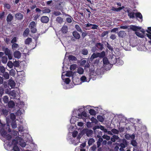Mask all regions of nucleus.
Returning <instances> with one entry per match:
<instances>
[{"label": "nucleus", "mask_w": 151, "mask_h": 151, "mask_svg": "<svg viewBox=\"0 0 151 151\" xmlns=\"http://www.w3.org/2000/svg\"><path fill=\"white\" fill-rule=\"evenodd\" d=\"M54 15L56 16H58L61 14V12L59 11H54L53 13Z\"/></svg>", "instance_id": "58"}, {"label": "nucleus", "mask_w": 151, "mask_h": 151, "mask_svg": "<svg viewBox=\"0 0 151 151\" xmlns=\"http://www.w3.org/2000/svg\"><path fill=\"white\" fill-rule=\"evenodd\" d=\"M117 145L120 147L119 149L120 151H124V149L128 145V142L126 139H123L120 141L119 143H117Z\"/></svg>", "instance_id": "1"}, {"label": "nucleus", "mask_w": 151, "mask_h": 151, "mask_svg": "<svg viewBox=\"0 0 151 151\" xmlns=\"http://www.w3.org/2000/svg\"><path fill=\"white\" fill-rule=\"evenodd\" d=\"M96 73L94 70H91L90 72L89 77L90 79L94 80L96 79Z\"/></svg>", "instance_id": "5"}, {"label": "nucleus", "mask_w": 151, "mask_h": 151, "mask_svg": "<svg viewBox=\"0 0 151 151\" xmlns=\"http://www.w3.org/2000/svg\"><path fill=\"white\" fill-rule=\"evenodd\" d=\"M77 66V65L76 64H73L70 65V70H75Z\"/></svg>", "instance_id": "52"}, {"label": "nucleus", "mask_w": 151, "mask_h": 151, "mask_svg": "<svg viewBox=\"0 0 151 151\" xmlns=\"http://www.w3.org/2000/svg\"><path fill=\"white\" fill-rule=\"evenodd\" d=\"M135 16L138 21L140 22H142L143 21V17L140 13L137 12L135 13Z\"/></svg>", "instance_id": "4"}, {"label": "nucleus", "mask_w": 151, "mask_h": 151, "mask_svg": "<svg viewBox=\"0 0 151 151\" xmlns=\"http://www.w3.org/2000/svg\"><path fill=\"white\" fill-rule=\"evenodd\" d=\"M96 148V145H94L91 147L90 149V151H95Z\"/></svg>", "instance_id": "45"}, {"label": "nucleus", "mask_w": 151, "mask_h": 151, "mask_svg": "<svg viewBox=\"0 0 151 151\" xmlns=\"http://www.w3.org/2000/svg\"><path fill=\"white\" fill-rule=\"evenodd\" d=\"M13 65L14 66V67H17L19 66V63L18 61H15L13 63Z\"/></svg>", "instance_id": "49"}, {"label": "nucleus", "mask_w": 151, "mask_h": 151, "mask_svg": "<svg viewBox=\"0 0 151 151\" xmlns=\"http://www.w3.org/2000/svg\"><path fill=\"white\" fill-rule=\"evenodd\" d=\"M49 20V18L47 16H43L41 18V22L43 23H47Z\"/></svg>", "instance_id": "8"}, {"label": "nucleus", "mask_w": 151, "mask_h": 151, "mask_svg": "<svg viewBox=\"0 0 151 151\" xmlns=\"http://www.w3.org/2000/svg\"><path fill=\"white\" fill-rule=\"evenodd\" d=\"M98 57L104 58L105 55V53L104 51H103L101 53L98 52Z\"/></svg>", "instance_id": "24"}, {"label": "nucleus", "mask_w": 151, "mask_h": 151, "mask_svg": "<svg viewBox=\"0 0 151 151\" xmlns=\"http://www.w3.org/2000/svg\"><path fill=\"white\" fill-rule=\"evenodd\" d=\"M89 113L92 115H95L96 114V112L95 110L92 109H91L89 110Z\"/></svg>", "instance_id": "36"}, {"label": "nucleus", "mask_w": 151, "mask_h": 151, "mask_svg": "<svg viewBox=\"0 0 151 151\" xmlns=\"http://www.w3.org/2000/svg\"><path fill=\"white\" fill-rule=\"evenodd\" d=\"M32 42V39L31 38H28L24 41V43L26 45H29Z\"/></svg>", "instance_id": "23"}, {"label": "nucleus", "mask_w": 151, "mask_h": 151, "mask_svg": "<svg viewBox=\"0 0 151 151\" xmlns=\"http://www.w3.org/2000/svg\"><path fill=\"white\" fill-rule=\"evenodd\" d=\"M63 19L61 17H58L56 19V21L59 23H61L63 22Z\"/></svg>", "instance_id": "34"}, {"label": "nucleus", "mask_w": 151, "mask_h": 151, "mask_svg": "<svg viewBox=\"0 0 151 151\" xmlns=\"http://www.w3.org/2000/svg\"><path fill=\"white\" fill-rule=\"evenodd\" d=\"M95 46L97 47V50L101 51L104 48L103 44L100 42L96 43Z\"/></svg>", "instance_id": "7"}, {"label": "nucleus", "mask_w": 151, "mask_h": 151, "mask_svg": "<svg viewBox=\"0 0 151 151\" xmlns=\"http://www.w3.org/2000/svg\"><path fill=\"white\" fill-rule=\"evenodd\" d=\"M91 29H97L98 27V25L95 24H91Z\"/></svg>", "instance_id": "53"}, {"label": "nucleus", "mask_w": 151, "mask_h": 151, "mask_svg": "<svg viewBox=\"0 0 151 151\" xmlns=\"http://www.w3.org/2000/svg\"><path fill=\"white\" fill-rule=\"evenodd\" d=\"M91 120L93 123L96 124L98 123V121L96 118H94L93 117H92L91 119Z\"/></svg>", "instance_id": "38"}, {"label": "nucleus", "mask_w": 151, "mask_h": 151, "mask_svg": "<svg viewBox=\"0 0 151 151\" xmlns=\"http://www.w3.org/2000/svg\"><path fill=\"white\" fill-rule=\"evenodd\" d=\"M43 13H48L50 12L51 10L48 8H46L45 9L43 10L42 11Z\"/></svg>", "instance_id": "40"}, {"label": "nucleus", "mask_w": 151, "mask_h": 151, "mask_svg": "<svg viewBox=\"0 0 151 151\" xmlns=\"http://www.w3.org/2000/svg\"><path fill=\"white\" fill-rule=\"evenodd\" d=\"M5 70V68L2 66H0V71L1 73H3L4 72Z\"/></svg>", "instance_id": "61"}, {"label": "nucleus", "mask_w": 151, "mask_h": 151, "mask_svg": "<svg viewBox=\"0 0 151 151\" xmlns=\"http://www.w3.org/2000/svg\"><path fill=\"white\" fill-rule=\"evenodd\" d=\"M10 118L13 120H14L16 119L15 115L13 113H12L10 114Z\"/></svg>", "instance_id": "57"}, {"label": "nucleus", "mask_w": 151, "mask_h": 151, "mask_svg": "<svg viewBox=\"0 0 151 151\" xmlns=\"http://www.w3.org/2000/svg\"><path fill=\"white\" fill-rule=\"evenodd\" d=\"M75 27L78 31L80 32H82V30L79 25L78 24L76 25L75 26Z\"/></svg>", "instance_id": "39"}, {"label": "nucleus", "mask_w": 151, "mask_h": 151, "mask_svg": "<svg viewBox=\"0 0 151 151\" xmlns=\"http://www.w3.org/2000/svg\"><path fill=\"white\" fill-rule=\"evenodd\" d=\"M4 7L6 9H10L11 6L8 3H5L4 4Z\"/></svg>", "instance_id": "56"}, {"label": "nucleus", "mask_w": 151, "mask_h": 151, "mask_svg": "<svg viewBox=\"0 0 151 151\" xmlns=\"http://www.w3.org/2000/svg\"><path fill=\"white\" fill-rule=\"evenodd\" d=\"M116 63L117 65H121L123 64V62L122 60L118 59L116 60Z\"/></svg>", "instance_id": "46"}, {"label": "nucleus", "mask_w": 151, "mask_h": 151, "mask_svg": "<svg viewBox=\"0 0 151 151\" xmlns=\"http://www.w3.org/2000/svg\"><path fill=\"white\" fill-rule=\"evenodd\" d=\"M109 32V31H104L102 32L101 34V36L102 37H104L107 35Z\"/></svg>", "instance_id": "41"}, {"label": "nucleus", "mask_w": 151, "mask_h": 151, "mask_svg": "<svg viewBox=\"0 0 151 151\" xmlns=\"http://www.w3.org/2000/svg\"><path fill=\"white\" fill-rule=\"evenodd\" d=\"M13 19V17L12 14H9L8 15L6 18V21L8 22H11Z\"/></svg>", "instance_id": "12"}, {"label": "nucleus", "mask_w": 151, "mask_h": 151, "mask_svg": "<svg viewBox=\"0 0 151 151\" xmlns=\"http://www.w3.org/2000/svg\"><path fill=\"white\" fill-rule=\"evenodd\" d=\"M5 137L6 139L9 141L11 140L12 138L11 136L9 134H7Z\"/></svg>", "instance_id": "55"}, {"label": "nucleus", "mask_w": 151, "mask_h": 151, "mask_svg": "<svg viewBox=\"0 0 151 151\" xmlns=\"http://www.w3.org/2000/svg\"><path fill=\"white\" fill-rule=\"evenodd\" d=\"M107 47L108 48L111 52L114 50L113 47L108 42H106Z\"/></svg>", "instance_id": "42"}, {"label": "nucleus", "mask_w": 151, "mask_h": 151, "mask_svg": "<svg viewBox=\"0 0 151 151\" xmlns=\"http://www.w3.org/2000/svg\"><path fill=\"white\" fill-rule=\"evenodd\" d=\"M134 15H135V13L134 12H130L128 15L130 18L133 19L134 18Z\"/></svg>", "instance_id": "35"}, {"label": "nucleus", "mask_w": 151, "mask_h": 151, "mask_svg": "<svg viewBox=\"0 0 151 151\" xmlns=\"http://www.w3.org/2000/svg\"><path fill=\"white\" fill-rule=\"evenodd\" d=\"M82 54L84 55H87L88 54V50L86 48H83L81 50Z\"/></svg>", "instance_id": "26"}, {"label": "nucleus", "mask_w": 151, "mask_h": 151, "mask_svg": "<svg viewBox=\"0 0 151 151\" xmlns=\"http://www.w3.org/2000/svg\"><path fill=\"white\" fill-rule=\"evenodd\" d=\"M17 42V38L16 37H14L12 39L11 41V43L13 44L15 43L16 42Z\"/></svg>", "instance_id": "62"}, {"label": "nucleus", "mask_w": 151, "mask_h": 151, "mask_svg": "<svg viewBox=\"0 0 151 151\" xmlns=\"http://www.w3.org/2000/svg\"><path fill=\"white\" fill-rule=\"evenodd\" d=\"M3 76L6 79H8L9 78V74L6 72L3 73Z\"/></svg>", "instance_id": "50"}, {"label": "nucleus", "mask_w": 151, "mask_h": 151, "mask_svg": "<svg viewBox=\"0 0 151 151\" xmlns=\"http://www.w3.org/2000/svg\"><path fill=\"white\" fill-rule=\"evenodd\" d=\"M8 103V106L9 108H13L15 106L14 102L12 101H9Z\"/></svg>", "instance_id": "18"}, {"label": "nucleus", "mask_w": 151, "mask_h": 151, "mask_svg": "<svg viewBox=\"0 0 151 151\" xmlns=\"http://www.w3.org/2000/svg\"><path fill=\"white\" fill-rule=\"evenodd\" d=\"M21 52L18 51H16L14 52V57L18 59L21 56Z\"/></svg>", "instance_id": "9"}, {"label": "nucleus", "mask_w": 151, "mask_h": 151, "mask_svg": "<svg viewBox=\"0 0 151 151\" xmlns=\"http://www.w3.org/2000/svg\"><path fill=\"white\" fill-rule=\"evenodd\" d=\"M14 151H20V149L19 147L17 145H15L13 148Z\"/></svg>", "instance_id": "47"}, {"label": "nucleus", "mask_w": 151, "mask_h": 151, "mask_svg": "<svg viewBox=\"0 0 151 151\" xmlns=\"http://www.w3.org/2000/svg\"><path fill=\"white\" fill-rule=\"evenodd\" d=\"M11 125L12 128L13 129H15L17 127V124L15 122H12Z\"/></svg>", "instance_id": "59"}, {"label": "nucleus", "mask_w": 151, "mask_h": 151, "mask_svg": "<svg viewBox=\"0 0 151 151\" xmlns=\"http://www.w3.org/2000/svg\"><path fill=\"white\" fill-rule=\"evenodd\" d=\"M0 132L1 135L3 137H5L7 134V132L4 129H2L0 130Z\"/></svg>", "instance_id": "22"}, {"label": "nucleus", "mask_w": 151, "mask_h": 151, "mask_svg": "<svg viewBox=\"0 0 151 151\" xmlns=\"http://www.w3.org/2000/svg\"><path fill=\"white\" fill-rule=\"evenodd\" d=\"M31 32L32 33H35L37 31V29L36 28V27H32L30 28Z\"/></svg>", "instance_id": "44"}, {"label": "nucleus", "mask_w": 151, "mask_h": 151, "mask_svg": "<svg viewBox=\"0 0 151 151\" xmlns=\"http://www.w3.org/2000/svg\"><path fill=\"white\" fill-rule=\"evenodd\" d=\"M126 33L124 31H120L118 33V35L119 37H123L125 35Z\"/></svg>", "instance_id": "25"}, {"label": "nucleus", "mask_w": 151, "mask_h": 151, "mask_svg": "<svg viewBox=\"0 0 151 151\" xmlns=\"http://www.w3.org/2000/svg\"><path fill=\"white\" fill-rule=\"evenodd\" d=\"M135 33L137 36L140 38H143L145 36L144 35L136 31Z\"/></svg>", "instance_id": "31"}, {"label": "nucleus", "mask_w": 151, "mask_h": 151, "mask_svg": "<svg viewBox=\"0 0 151 151\" xmlns=\"http://www.w3.org/2000/svg\"><path fill=\"white\" fill-rule=\"evenodd\" d=\"M1 61L4 63H6L7 61V58L6 56H3L1 58Z\"/></svg>", "instance_id": "27"}, {"label": "nucleus", "mask_w": 151, "mask_h": 151, "mask_svg": "<svg viewBox=\"0 0 151 151\" xmlns=\"http://www.w3.org/2000/svg\"><path fill=\"white\" fill-rule=\"evenodd\" d=\"M82 132L83 134H86L88 137L91 136L93 134V131L92 130L89 129L88 128L83 129Z\"/></svg>", "instance_id": "3"}, {"label": "nucleus", "mask_w": 151, "mask_h": 151, "mask_svg": "<svg viewBox=\"0 0 151 151\" xmlns=\"http://www.w3.org/2000/svg\"><path fill=\"white\" fill-rule=\"evenodd\" d=\"M124 7L123 6H122V7H119L117 8H116L114 7H112L111 9V10L113 11L118 12L123 9L124 8Z\"/></svg>", "instance_id": "13"}, {"label": "nucleus", "mask_w": 151, "mask_h": 151, "mask_svg": "<svg viewBox=\"0 0 151 151\" xmlns=\"http://www.w3.org/2000/svg\"><path fill=\"white\" fill-rule=\"evenodd\" d=\"M62 2H60L56 4L55 5L56 8L58 9H60L62 8L61 4H62Z\"/></svg>", "instance_id": "37"}, {"label": "nucleus", "mask_w": 151, "mask_h": 151, "mask_svg": "<svg viewBox=\"0 0 151 151\" xmlns=\"http://www.w3.org/2000/svg\"><path fill=\"white\" fill-rule=\"evenodd\" d=\"M130 29L134 31H136L137 29H140L141 27L134 25H132L131 26Z\"/></svg>", "instance_id": "16"}, {"label": "nucleus", "mask_w": 151, "mask_h": 151, "mask_svg": "<svg viewBox=\"0 0 151 151\" xmlns=\"http://www.w3.org/2000/svg\"><path fill=\"white\" fill-rule=\"evenodd\" d=\"M95 142V139L93 138H91L88 141V143L89 146L92 145Z\"/></svg>", "instance_id": "20"}, {"label": "nucleus", "mask_w": 151, "mask_h": 151, "mask_svg": "<svg viewBox=\"0 0 151 151\" xmlns=\"http://www.w3.org/2000/svg\"><path fill=\"white\" fill-rule=\"evenodd\" d=\"M103 61L104 64V66H105L107 65H109V63L107 58L106 57H104L103 58Z\"/></svg>", "instance_id": "11"}, {"label": "nucleus", "mask_w": 151, "mask_h": 151, "mask_svg": "<svg viewBox=\"0 0 151 151\" xmlns=\"http://www.w3.org/2000/svg\"><path fill=\"white\" fill-rule=\"evenodd\" d=\"M91 24L89 23L84 25V29L86 30H90L91 29Z\"/></svg>", "instance_id": "15"}, {"label": "nucleus", "mask_w": 151, "mask_h": 151, "mask_svg": "<svg viewBox=\"0 0 151 151\" xmlns=\"http://www.w3.org/2000/svg\"><path fill=\"white\" fill-rule=\"evenodd\" d=\"M9 85L12 87L13 88L15 86V84L13 80L9 81Z\"/></svg>", "instance_id": "30"}, {"label": "nucleus", "mask_w": 151, "mask_h": 151, "mask_svg": "<svg viewBox=\"0 0 151 151\" xmlns=\"http://www.w3.org/2000/svg\"><path fill=\"white\" fill-rule=\"evenodd\" d=\"M20 145L21 146V147H24L26 146V144L25 142H20Z\"/></svg>", "instance_id": "63"}, {"label": "nucleus", "mask_w": 151, "mask_h": 151, "mask_svg": "<svg viewBox=\"0 0 151 151\" xmlns=\"http://www.w3.org/2000/svg\"><path fill=\"white\" fill-rule=\"evenodd\" d=\"M19 47V45L17 43H13L12 45V48L13 50H16Z\"/></svg>", "instance_id": "32"}, {"label": "nucleus", "mask_w": 151, "mask_h": 151, "mask_svg": "<svg viewBox=\"0 0 151 151\" xmlns=\"http://www.w3.org/2000/svg\"><path fill=\"white\" fill-rule=\"evenodd\" d=\"M3 100L4 103H7L8 102L9 99L8 97L6 96H4L3 98Z\"/></svg>", "instance_id": "48"}, {"label": "nucleus", "mask_w": 151, "mask_h": 151, "mask_svg": "<svg viewBox=\"0 0 151 151\" xmlns=\"http://www.w3.org/2000/svg\"><path fill=\"white\" fill-rule=\"evenodd\" d=\"M97 57H98V52L96 53H94L91 56L90 59L91 60H93L95 58Z\"/></svg>", "instance_id": "28"}, {"label": "nucleus", "mask_w": 151, "mask_h": 151, "mask_svg": "<svg viewBox=\"0 0 151 151\" xmlns=\"http://www.w3.org/2000/svg\"><path fill=\"white\" fill-rule=\"evenodd\" d=\"M2 50L4 52V53L6 55L8 56V59L9 60H11L13 57V55L12 52L8 48L5 47H2Z\"/></svg>", "instance_id": "2"}, {"label": "nucleus", "mask_w": 151, "mask_h": 151, "mask_svg": "<svg viewBox=\"0 0 151 151\" xmlns=\"http://www.w3.org/2000/svg\"><path fill=\"white\" fill-rule=\"evenodd\" d=\"M13 63L12 61H9L7 63V66L10 68H12L13 66Z\"/></svg>", "instance_id": "51"}, {"label": "nucleus", "mask_w": 151, "mask_h": 151, "mask_svg": "<svg viewBox=\"0 0 151 151\" xmlns=\"http://www.w3.org/2000/svg\"><path fill=\"white\" fill-rule=\"evenodd\" d=\"M102 137L104 139H105L107 140H109L110 139V137L107 135H104Z\"/></svg>", "instance_id": "60"}, {"label": "nucleus", "mask_w": 151, "mask_h": 151, "mask_svg": "<svg viewBox=\"0 0 151 151\" xmlns=\"http://www.w3.org/2000/svg\"><path fill=\"white\" fill-rule=\"evenodd\" d=\"M73 36L76 39H79L80 38V35L76 31H74L72 33Z\"/></svg>", "instance_id": "10"}, {"label": "nucleus", "mask_w": 151, "mask_h": 151, "mask_svg": "<svg viewBox=\"0 0 151 151\" xmlns=\"http://www.w3.org/2000/svg\"><path fill=\"white\" fill-rule=\"evenodd\" d=\"M97 118L98 120L101 122H103L104 120V118L103 116L100 115H98L97 116Z\"/></svg>", "instance_id": "33"}, {"label": "nucleus", "mask_w": 151, "mask_h": 151, "mask_svg": "<svg viewBox=\"0 0 151 151\" xmlns=\"http://www.w3.org/2000/svg\"><path fill=\"white\" fill-rule=\"evenodd\" d=\"M36 23L34 21L30 22L29 24V28L36 27Z\"/></svg>", "instance_id": "21"}, {"label": "nucleus", "mask_w": 151, "mask_h": 151, "mask_svg": "<svg viewBox=\"0 0 151 151\" xmlns=\"http://www.w3.org/2000/svg\"><path fill=\"white\" fill-rule=\"evenodd\" d=\"M112 132L113 133L117 134L119 132V131L115 129H113L112 130Z\"/></svg>", "instance_id": "64"}, {"label": "nucleus", "mask_w": 151, "mask_h": 151, "mask_svg": "<svg viewBox=\"0 0 151 151\" xmlns=\"http://www.w3.org/2000/svg\"><path fill=\"white\" fill-rule=\"evenodd\" d=\"M131 144L134 147L137 146V143L135 140H132L131 141Z\"/></svg>", "instance_id": "43"}, {"label": "nucleus", "mask_w": 151, "mask_h": 151, "mask_svg": "<svg viewBox=\"0 0 151 151\" xmlns=\"http://www.w3.org/2000/svg\"><path fill=\"white\" fill-rule=\"evenodd\" d=\"M68 59L70 61H76L77 60V58L75 56L73 55H69Z\"/></svg>", "instance_id": "19"}, {"label": "nucleus", "mask_w": 151, "mask_h": 151, "mask_svg": "<svg viewBox=\"0 0 151 151\" xmlns=\"http://www.w3.org/2000/svg\"><path fill=\"white\" fill-rule=\"evenodd\" d=\"M87 78L85 76H83L81 78V81L82 82H85L86 81Z\"/></svg>", "instance_id": "54"}, {"label": "nucleus", "mask_w": 151, "mask_h": 151, "mask_svg": "<svg viewBox=\"0 0 151 151\" xmlns=\"http://www.w3.org/2000/svg\"><path fill=\"white\" fill-rule=\"evenodd\" d=\"M84 72L83 69L81 67H79L77 69V73L80 74H82Z\"/></svg>", "instance_id": "29"}, {"label": "nucleus", "mask_w": 151, "mask_h": 151, "mask_svg": "<svg viewBox=\"0 0 151 151\" xmlns=\"http://www.w3.org/2000/svg\"><path fill=\"white\" fill-rule=\"evenodd\" d=\"M15 18L18 20H21L23 18V15L20 12L17 13L15 15Z\"/></svg>", "instance_id": "6"}, {"label": "nucleus", "mask_w": 151, "mask_h": 151, "mask_svg": "<svg viewBox=\"0 0 151 151\" xmlns=\"http://www.w3.org/2000/svg\"><path fill=\"white\" fill-rule=\"evenodd\" d=\"M68 29V27L67 26L64 25L62 27L61 31L64 34H65L67 32Z\"/></svg>", "instance_id": "17"}, {"label": "nucleus", "mask_w": 151, "mask_h": 151, "mask_svg": "<svg viewBox=\"0 0 151 151\" xmlns=\"http://www.w3.org/2000/svg\"><path fill=\"white\" fill-rule=\"evenodd\" d=\"M29 32V30L28 28H27L24 31L23 35L24 37H27Z\"/></svg>", "instance_id": "14"}]
</instances>
